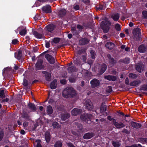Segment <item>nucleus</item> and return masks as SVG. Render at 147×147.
Wrapping results in <instances>:
<instances>
[{
    "label": "nucleus",
    "instance_id": "nucleus-1",
    "mask_svg": "<svg viewBox=\"0 0 147 147\" xmlns=\"http://www.w3.org/2000/svg\"><path fill=\"white\" fill-rule=\"evenodd\" d=\"M76 94V92L72 88H66L62 93L63 96L66 98L73 97Z\"/></svg>",
    "mask_w": 147,
    "mask_h": 147
},
{
    "label": "nucleus",
    "instance_id": "nucleus-2",
    "mask_svg": "<svg viewBox=\"0 0 147 147\" xmlns=\"http://www.w3.org/2000/svg\"><path fill=\"white\" fill-rule=\"evenodd\" d=\"M110 23L107 20L102 21L100 24L101 28L103 30V32L105 33H107L109 31V27Z\"/></svg>",
    "mask_w": 147,
    "mask_h": 147
},
{
    "label": "nucleus",
    "instance_id": "nucleus-3",
    "mask_svg": "<svg viewBox=\"0 0 147 147\" xmlns=\"http://www.w3.org/2000/svg\"><path fill=\"white\" fill-rule=\"evenodd\" d=\"M140 29L139 28H136L134 29L132 33L133 34V38H136V40H138L140 37Z\"/></svg>",
    "mask_w": 147,
    "mask_h": 147
},
{
    "label": "nucleus",
    "instance_id": "nucleus-4",
    "mask_svg": "<svg viewBox=\"0 0 147 147\" xmlns=\"http://www.w3.org/2000/svg\"><path fill=\"white\" fill-rule=\"evenodd\" d=\"M84 105L86 108L89 110H91L93 108V105L89 100H86L84 103Z\"/></svg>",
    "mask_w": 147,
    "mask_h": 147
},
{
    "label": "nucleus",
    "instance_id": "nucleus-5",
    "mask_svg": "<svg viewBox=\"0 0 147 147\" xmlns=\"http://www.w3.org/2000/svg\"><path fill=\"white\" fill-rule=\"evenodd\" d=\"M91 86L92 88H95L98 86L100 85L99 81L96 79H94L90 82Z\"/></svg>",
    "mask_w": 147,
    "mask_h": 147
},
{
    "label": "nucleus",
    "instance_id": "nucleus-6",
    "mask_svg": "<svg viewBox=\"0 0 147 147\" xmlns=\"http://www.w3.org/2000/svg\"><path fill=\"white\" fill-rule=\"evenodd\" d=\"M45 57L50 64H53L55 63L54 59L51 55L47 54L45 55Z\"/></svg>",
    "mask_w": 147,
    "mask_h": 147
},
{
    "label": "nucleus",
    "instance_id": "nucleus-7",
    "mask_svg": "<svg viewBox=\"0 0 147 147\" xmlns=\"http://www.w3.org/2000/svg\"><path fill=\"white\" fill-rule=\"evenodd\" d=\"M113 124L117 128H122L125 127V125L122 123H119L116 122L115 119H113Z\"/></svg>",
    "mask_w": 147,
    "mask_h": 147
},
{
    "label": "nucleus",
    "instance_id": "nucleus-8",
    "mask_svg": "<svg viewBox=\"0 0 147 147\" xmlns=\"http://www.w3.org/2000/svg\"><path fill=\"white\" fill-rule=\"evenodd\" d=\"M81 112V110L78 108H75L71 111L72 115L74 116H76L80 114Z\"/></svg>",
    "mask_w": 147,
    "mask_h": 147
},
{
    "label": "nucleus",
    "instance_id": "nucleus-9",
    "mask_svg": "<svg viewBox=\"0 0 147 147\" xmlns=\"http://www.w3.org/2000/svg\"><path fill=\"white\" fill-rule=\"evenodd\" d=\"M42 10L46 13H50L51 12V6L48 5H46L42 8Z\"/></svg>",
    "mask_w": 147,
    "mask_h": 147
},
{
    "label": "nucleus",
    "instance_id": "nucleus-10",
    "mask_svg": "<svg viewBox=\"0 0 147 147\" xmlns=\"http://www.w3.org/2000/svg\"><path fill=\"white\" fill-rule=\"evenodd\" d=\"M138 51L140 52L144 53L147 51V46L142 45L138 47Z\"/></svg>",
    "mask_w": 147,
    "mask_h": 147
},
{
    "label": "nucleus",
    "instance_id": "nucleus-11",
    "mask_svg": "<svg viewBox=\"0 0 147 147\" xmlns=\"http://www.w3.org/2000/svg\"><path fill=\"white\" fill-rule=\"evenodd\" d=\"M131 124L133 127L136 129L142 127V125L140 123L134 121H131Z\"/></svg>",
    "mask_w": 147,
    "mask_h": 147
},
{
    "label": "nucleus",
    "instance_id": "nucleus-12",
    "mask_svg": "<svg viewBox=\"0 0 147 147\" xmlns=\"http://www.w3.org/2000/svg\"><path fill=\"white\" fill-rule=\"evenodd\" d=\"M143 65L142 63H140L136 65V70L139 72H141L143 67Z\"/></svg>",
    "mask_w": 147,
    "mask_h": 147
},
{
    "label": "nucleus",
    "instance_id": "nucleus-13",
    "mask_svg": "<svg viewBox=\"0 0 147 147\" xmlns=\"http://www.w3.org/2000/svg\"><path fill=\"white\" fill-rule=\"evenodd\" d=\"M105 79L109 81H115L117 79V77L116 76L111 75L105 76Z\"/></svg>",
    "mask_w": 147,
    "mask_h": 147
},
{
    "label": "nucleus",
    "instance_id": "nucleus-14",
    "mask_svg": "<svg viewBox=\"0 0 147 147\" xmlns=\"http://www.w3.org/2000/svg\"><path fill=\"white\" fill-rule=\"evenodd\" d=\"M94 135L93 133H88L85 134L83 136L84 139H88L93 137Z\"/></svg>",
    "mask_w": 147,
    "mask_h": 147
},
{
    "label": "nucleus",
    "instance_id": "nucleus-15",
    "mask_svg": "<svg viewBox=\"0 0 147 147\" xmlns=\"http://www.w3.org/2000/svg\"><path fill=\"white\" fill-rule=\"evenodd\" d=\"M107 68L106 65L104 64H102L101 66V69L100 71L99 75L102 74L106 70Z\"/></svg>",
    "mask_w": 147,
    "mask_h": 147
},
{
    "label": "nucleus",
    "instance_id": "nucleus-16",
    "mask_svg": "<svg viewBox=\"0 0 147 147\" xmlns=\"http://www.w3.org/2000/svg\"><path fill=\"white\" fill-rule=\"evenodd\" d=\"M92 115L90 114H87L84 116L82 115L80 117V118L84 120L85 121H86V120H88V119L90 120L92 117Z\"/></svg>",
    "mask_w": 147,
    "mask_h": 147
},
{
    "label": "nucleus",
    "instance_id": "nucleus-17",
    "mask_svg": "<svg viewBox=\"0 0 147 147\" xmlns=\"http://www.w3.org/2000/svg\"><path fill=\"white\" fill-rule=\"evenodd\" d=\"M107 57L109 59V63L111 65H114L116 63V61L111 57L110 55L108 54Z\"/></svg>",
    "mask_w": 147,
    "mask_h": 147
},
{
    "label": "nucleus",
    "instance_id": "nucleus-18",
    "mask_svg": "<svg viewBox=\"0 0 147 147\" xmlns=\"http://www.w3.org/2000/svg\"><path fill=\"white\" fill-rule=\"evenodd\" d=\"M57 80H54L51 83L50 85V88L52 89H55L57 87Z\"/></svg>",
    "mask_w": 147,
    "mask_h": 147
},
{
    "label": "nucleus",
    "instance_id": "nucleus-19",
    "mask_svg": "<svg viewBox=\"0 0 147 147\" xmlns=\"http://www.w3.org/2000/svg\"><path fill=\"white\" fill-rule=\"evenodd\" d=\"M89 42L87 38H82L79 41V44L80 45H83L88 43Z\"/></svg>",
    "mask_w": 147,
    "mask_h": 147
},
{
    "label": "nucleus",
    "instance_id": "nucleus-20",
    "mask_svg": "<svg viewBox=\"0 0 147 147\" xmlns=\"http://www.w3.org/2000/svg\"><path fill=\"white\" fill-rule=\"evenodd\" d=\"M33 34L35 36L38 38H41L43 37V34L42 33H39L36 31H34Z\"/></svg>",
    "mask_w": 147,
    "mask_h": 147
},
{
    "label": "nucleus",
    "instance_id": "nucleus-21",
    "mask_svg": "<svg viewBox=\"0 0 147 147\" xmlns=\"http://www.w3.org/2000/svg\"><path fill=\"white\" fill-rule=\"evenodd\" d=\"M115 45L111 42H108L106 45V47L109 49H113Z\"/></svg>",
    "mask_w": 147,
    "mask_h": 147
},
{
    "label": "nucleus",
    "instance_id": "nucleus-22",
    "mask_svg": "<svg viewBox=\"0 0 147 147\" xmlns=\"http://www.w3.org/2000/svg\"><path fill=\"white\" fill-rule=\"evenodd\" d=\"M140 83L141 81L140 80H137L131 82L130 85L131 86H135L140 84Z\"/></svg>",
    "mask_w": 147,
    "mask_h": 147
},
{
    "label": "nucleus",
    "instance_id": "nucleus-23",
    "mask_svg": "<svg viewBox=\"0 0 147 147\" xmlns=\"http://www.w3.org/2000/svg\"><path fill=\"white\" fill-rule=\"evenodd\" d=\"M15 57L18 59H20L22 57V52L19 51L18 53H15Z\"/></svg>",
    "mask_w": 147,
    "mask_h": 147
},
{
    "label": "nucleus",
    "instance_id": "nucleus-24",
    "mask_svg": "<svg viewBox=\"0 0 147 147\" xmlns=\"http://www.w3.org/2000/svg\"><path fill=\"white\" fill-rule=\"evenodd\" d=\"M48 30L49 32L53 31L55 27V26L53 24H50L47 26Z\"/></svg>",
    "mask_w": 147,
    "mask_h": 147
},
{
    "label": "nucleus",
    "instance_id": "nucleus-25",
    "mask_svg": "<svg viewBox=\"0 0 147 147\" xmlns=\"http://www.w3.org/2000/svg\"><path fill=\"white\" fill-rule=\"evenodd\" d=\"M28 106L29 108L33 111H36V108L34 105L32 103H30L28 104Z\"/></svg>",
    "mask_w": 147,
    "mask_h": 147
},
{
    "label": "nucleus",
    "instance_id": "nucleus-26",
    "mask_svg": "<svg viewBox=\"0 0 147 147\" xmlns=\"http://www.w3.org/2000/svg\"><path fill=\"white\" fill-rule=\"evenodd\" d=\"M43 73L45 74L46 80L47 81H50L51 80V74L46 71H44Z\"/></svg>",
    "mask_w": 147,
    "mask_h": 147
},
{
    "label": "nucleus",
    "instance_id": "nucleus-27",
    "mask_svg": "<svg viewBox=\"0 0 147 147\" xmlns=\"http://www.w3.org/2000/svg\"><path fill=\"white\" fill-rule=\"evenodd\" d=\"M45 139L47 142H49L50 140V135L49 132L47 131L45 134Z\"/></svg>",
    "mask_w": 147,
    "mask_h": 147
},
{
    "label": "nucleus",
    "instance_id": "nucleus-28",
    "mask_svg": "<svg viewBox=\"0 0 147 147\" xmlns=\"http://www.w3.org/2000/svg\"><path fill=\"white\" fill-rule=\"evenodd\" d=\"M111 18L114 20L117 21L119 18V16L118 13L112 15Z\"/></svg>",
    "mask_w": 147,
    "mask_h": 147
},
{
    "label": "nucleus",
    "instance_id": "nucleus-29",
    "mask_svg": "<svg viewBox=\"0 0 147 147\" xmlns=\"http://www.w3.org/2000/svg\"><path fill=\"white\" fill-rule=\"evenodd\" d=\"M47 111L48 114H51L53 112V110L52 107L50 105L47 107Z\"/></svg>",
    "mask_w": 147,
    "mask_h": 147
},
{
    "label": "nucleus",
    "instance_id": "nucleus-30",
    "mask_svg": "<svg viewBox=\"0 0 147 147\" xmlns=\"http://www.w3.org/2000/svg\"><path fill=\"white\" fill-rule=\"evenodd\" d=\"M70 117V114L68 113H65L62 115L61 117L62 120L65 121L68 119Z\"/></svg>",
    "mask_w": 147,
    "mask_h": 147
},
{
    "label": "nucleus",
    "instance_id": "nucleus-31",
    "mask_svg": "<svg viewBox=\"0 0 147 147\" xmlns=\"http://www.w3.org/2000/svg\"><path fill=\"white\" fill-rule=\"evenodd\" d=\"M67 70L69 73H71L73 72L76 71L77 69L74 67H70L68 68Z\"/></svg>",
    "mask_w": 147,
    "mask_h": 147
},
{
    "label": "nucleus",
    "instance_id": "nucleus-32",
    "mask_svg": "<svg viewBox=\"0 0 147 147\" xmlns=\"http://www.w3.org/2000/svg\"><path fill=\"white\" fill-rule=\"evenodd\" d=\"M106 106L105 105V103H103L101 105L100 111L101 112H103L106 110Z\"/></svg>",
    "mask_w": 147,
    "mask_h": 147
},
{
    "label": "nucleus",
    "instance_id": "nucleus-33",
    "mask_svg": "<svg viewBox=\"0 0 147 147\" xmlns=\"http://www.w3.org/2000/svg\"><path fill=\"white\" fill-rule=\"evenodd\" d=\"M66 13V11L64 9H62L59 12V14L61 16H62L65 15Z\"/></svg>",
    "mask_w": 147,
    "mask_h": 147
},
{
    "label": "nucleus",
    "instance_id": "nucleus-34",
    "mask_svg": "<svg viewBox=\"0 0 147 147\" xmlns=\"http://www.w3.org/2000/svg\"><path fill=\"white\" fill-rule=\"evenodd\" d=\"M26 33L27 31L25 28L20 30L19 32L20 34L22 36H24L26 34Z\"/></svg>",
    "mask_w": 147,
    "mask_h": 147
},
{
    "label": "nucleus",
    "instance_id": "nucleus-35",
    "mask_svg": "<svg viewBox=\"0 0 147 147\" xmlns=\"http://www.w3.org/2000/svg\"><path fill=\"white\" fill-rule=\"evenodd\" d=\"M121 62H122L125 64H128L130 62L129 59V58H125L124 59H121Z\"/></svg>",
    "mask_w": 147,
    "mask_h": 147
},
{
    "label": "nucleus",
    "instance_id": "nucleus-36",
    "mask_svg": "<svg viewBox=\"0 0 147 147\" xmlns=\"http://www.w3.org/2000/svg\"><path fill=\"white\" fill-rule=\"evenodd\" d=\"M138 76L137 75L132 73H130L129 75V77L132 79H135L137 78Z\"/></svg>",
    "mask_w": 147,
    "mask_h": 147
},
{
    "label": "nucleus",
    "instance_id": "nucleus-37",
    "mask_svg": "<svg viewBox=\"0 0 147 147\" xmlns=\"http://www.w3.org/2000/svg\"><path fill=\"white\" fill-rule=\"evenodd\" d=\"M42 64V61L41 60H38L36 64V66L38 68H40Z\"/></svg>",
    "mask_w": 147,
    "mask_h": 147
},
{
    "label": "nucleus",
    "instance_id": "nucleus-38",
    "mask_svg": "<svg viewBox=\"0 0 147 147\" xmlns=\"http://www.w3.org/2000/svg\"><path fill=\"white\" fill-rule=\"evenodd\" d=\"M112 144L114 147H119L120 146V144L118 142L113 141Z\"/></svg>",
    "mask_w": 147,
    "mask_h": 147
},
{
    "label": "nucleus",
    "instance_id": "nucleus-39",
    "mask_svg": "<svg viewBox=\"0 0 147 147\" xmlns=\"http://www.w3.org/2000/svg\"><path fill=\"white\" fill-rule=\"evenodd\" d=\"M0 97L2 98L5 97L4 90H3L1 89L0 90Z\"/></svg>",
    "mask_w": 147,
    "mask_h": 147
},
{
    "label": "nucleus",
    "instance_id": "nucleus-40",
    "mask_svg": "<svg viewBox=\"0 0 147 147\" xmlns=\"http://www.w3.org/2000/svg\"><path fill=\"white\" fill-rule=\"evenodd\" d=\"M140 141L144 144H145L147 143V139L140 138Z\"/></svg>",
    "mask_w": 147,
    "mask_h": 147
},
{
    "label": "nucleus",
    "instance_id": "nucleus-41",
    "mask_svg": "<svg viewBox=\"0 0 147 147\" xmlns=\"http://www.w3.org/2000/svg\"><path fill=\"white\" fill-rule=\"evenodd\" d=\"M90 53L91 54L92 58L93 59H94L96 55L95 52L92 50H91L90 51Z\"/></svg>",
    "mask_w": 147,
    "mask_h": 147
},
{
    "label": "nucleus",
    "instance_id": "nucleus-42",
    "mask_svg": "<svg viewBox=\"0 0 147 147\" xmlns=\"http://www.w3.org/2000/svg\"><path fill=\"white\" fill-rule=\"evenodd\" d=\"M55 147H61L62 146V143L59 142H57L54 145Z\"/></svg>",
    "mask_w": 147,
    "mask_h": 147
},
{
    "label": "nucleus",
    "instance_id": "nucleus-43",
    "mask_svg": "<svg viewBox=\"0 0 147 147\" xmlns=\"http://www.w3.org/2000/svg\"><path fill=\"white\" fill-rule=\"evenodd\" d=\"M52 126L54 128H58L59 127L58 123L56 122L53 123Z\"/></svg>",
    "mask_w": 147,
    "mask_h": 147
},
{
    "label": "nucleus",
    "instance_id": "nucleus-44",
    "mask_svg": "<svg viewBox=\"0 0 147 147\" xmlns=\"http://www.w3.org/2000/svg\"><path fill=\"white\" fill-rule=\"evenodd\" d=\"M10 70V68L9 67H7L5 68L3 70V74H5L7 72L9 71Z\"/></svg>",
    "mask_w": 147,
    "mask_h": 147
},
{
    "label": "nucleus",
    "instance_id": "nucleus-45",
    "mask_svg": "<svg viewBox=\"0 0 147 147\" xmlns=\"http://www.w3.org/2000/svg\"><path fill=\"white\" fill-rule=\"evenodd\" d=\"M112 87L111 86H109L107 87L106 88V91L108 92H111L112 90Z\"/></svg>",
    "mask_w": 147,
    "mask_h": 147
},
{
    "label": "nucleus",
    "instance_id": "nucleus-46",
    "mask_svg": "<svg viewBox=\"0 0 147 147\" xmlns=\"http://www.w3.org/2000/svg\"><path fill=\"white\" fill-rule=\"evenodd\" d=\"M60 40V38H55L53 39V42L55 43H58Z\"/></svg>",
    "mask_w": 147,
    "mask_h": 147
},
{
    "label": "nucleus",
    "instance_id": "nucleus-47",
    "mask_svg": "<svg viewBox=\"0 0 147 147\" xmlns=\"http://www.w3.org/2000/svg\"><path fill=\"white\" fill-rule=\"evenodd\" d=\"M71 30L74 35H76L78 34V33L76 32V28H75L72 27Z\"/></svg>",
    "mask_w": 147,
    "mask_h": 147
},
{
    "label": "nucleus",
    "instance_id": "nucleus-48",
    "mask_svg": "<svg viewBox=\"0 0 147 147\" xmlns=\"http://www.w3.org/2000/svg\"><path fill=\"white\" fill-rule=\"evenodd\" d=\"M115 28L117 30L119 31L121 30L120 26L118 24H117L115 25Z\"/></svg>",
    "mask_w": 147,
    "mask_h": 147
},
{
    "label": "nucleus",
    "instance_id": "nucleus-49",
    "mask_svg": "<svg viewBox=\"0 0 147 147\" xmlns=\"http://www.w3.org/2000/svg\"><path fill=\"white\" fill-rule=\"evenodd\" d=\"M69 80L71 82L73 83L76 81V78L73 77H71L69 78Z\"/></svg>",
    "mask_w": 147,
    "mask_h": 147
},
{
    "label": "nucleus",
    "instance_id": "nucleus-50",
    "mask_svg": "<svg viewBox=\"0 0 147 147\" xmlns=\"http://www.w3.org/2000/svg\"><path fill=\"white\" fill-rule=\"evenodd\" d=\"M97 9H100L101 10H103L105 8V6L102 5H100L97 8Z\"/></svg>",
    "mask_w": 147,
    "mask_h": 147
},
{
    "label": "nucleus",
    "instance_id": "nucleus-51",
    "mask_svg": "<svg viewBox=\"0 0 147 147\" xmlns=\"http://www.w3.org/2000/svg\"><path fill=\"white\" fill-rule=\"evenodd\" d=\"M142 90H147V85H144L141 87Z\"/></svg>",
    "mask_w": 147,
    "mask_h": 147
},
{
    "label": "nucleus",
    "instance_id": "nucleus-52",
    "mask_svg": "<svg viewBox=\"0 0 147 147\" xmlns=\"http://www.w3.org/2000/svg\"><path fill=\"white\" fill-rule=\"evenodd\" d=\"M142 13L144 18H147V11H144L142 12Z\"/></svg>",
    "mask_w": 147,
    "mask_h": 147
},
{
    "label": "nucleus",
    "instance_id": "nucleus-53",
    "mask_svg": "<svg viewBox=\"0 0 147 147\" xmlns=\"http://www.w3.org/2000/svg\"><path fill=\"white\" fill-rule=\"evenodd\" d=\"M28 84L27 81L26 80H24L23 82V85L25 86H27Z\"/></svg>",
    "mask_w": 147,
    "mask_h": 147
},
{
    "label": "nucleus",
    "instance_id": "nucleus-54",
    "mask_svg": "<svg viewBox=\"0 0 147 147\" xmlns=\"http://www.w3.org/2000/svg\"><path fill=\"white\" fill-rule=\"evenodd\" d=\"M74 9L76 10H78L79 9V6L78 5H74Z\"/></svg>",
    "mask_w": 147,
    "mask_h": 147
},
{
    "label": "nucleus",
    "instance_id": "nucleus-55",
    "mask_svg": "<svg viewBox=\"0 0 147 147\" xmlns=\"http://www.w3.org/2000/svg\"><path fill=\"white\" fill-rule=\"evenodd\" d=\"M38 1L41 2H44L46 1H49L50 2L52 1L53 0H38Z\"/></svg>",
    "mask_w": 147,
    "mask_h": 147
},
{
    "label": "nucleus",
    "instance_id": "nucleus-56",
    "mask_svg": "<svg viewBox=\"0 0 147 147\" xmlns=\"http://www.w3.org/2000/svg\"><path fill=\"white\" fill-rule=\"evenodd\" d=\"M3 136V133L2 131H0V141H1Z\"/></svg>",
    "mask_w": 147,
    "mask_h": 147
},
{
    "label": "nucleus",
    "instance_id": "nucleus-57",
    "mask_svg": "<svg viewBox=\"0 0 147 147\" xmlns=\"http://www.w3.org/2000/svg\"><path fill=\"white\" fill-rule=\"evenodd\" d=\"M18 40L16 39H13L12 40V43L14 45L16 44Z\"/></svg>",
    "mask_w": 147,
    "mask_h": 147
},
{
    "label": "nucleus",
    "instance_id": "nucleus-58",
    "mask_svg": "<svg viewBox=\"0 0 147 147\" xmlns=\"http://www.w3.org/2000/svg\"><path fill=\"white\" fill-rule=\"evenodd\" d=\"M125 83L127 85H129V80L128 78H127L125 80Z\"/></svg>",
    "mask_w": 147,
    "mask_h": 147
},
{
    "label": "nucleus",
    "instance_id": "nucleus-59",
    "mask_svg": "<svg viewBox=\"0 0 147 147\" xmlns=\"http://www.w3.org/2000/svg\"><path fill=\"white\" fill-rule=\"evenodd\" d=\"M69 147H76L73 144L71 143H68L67 144Z\"/></svg>",
    "mask_w": 147,
    "mask_h": 147
},
{
    "label": "nucleus",
    "instance_id": "nucleus-60",
    "mask_svg": "<svg viewBox=\"0 0 147 147\" xmlns=\"http://www.w3.org/2000/svg\"><path fill=\"white\" fill-rule=\"evenodd\" d=\"M34 19L36 20L39 19L40 17L38 15L36 16L35 17H34Z\"/></svg>",
    "mask_w": 147,
    "mask_h": 147
},
{
    "label": "nucleus",
    "instance_id": "nucleus-61",
    "mask_svg": "<svg viewBox=\"0 0 147 147\" xmlns=\"http://www.w3.org/2000/svg\"><path fill=\"white\" fill-rule=\"evenodd\" d=\"M77 28L78 29H79V30H81L82 29V26L79 25H77Z\"/></svg>",
    "mask_w": 147,
    "mask_h": 147
},
{
    "label": "nucleus",
    "instance_id": "nucleus-62",
    "mask_svg": "<svg viewBox=\"0 0 147 147\" xmlns=\"http://www.w3.org/2000/svg\"><path fill=\"white\" fill-rule=\"evenodd\" d=\"M49 42H47L46 43L45 45L46 47L47 48H49Z\"/></svg>",
    "mask_w": 147,
    "mask_h": 147
},
{
    "label": "nucleus",
    "instance_id": "nucleus-63",
    "mask_svg": "<svg viewBox=\"0 0 147 147\" xmlns=\"http://www.w3.org/2000/svg\"><path fill=\"white\" fill-rule=\"evenodd\" d=\"M125 147H138L136 145V144H134L133 145H132L131 146H126Z\"/></svg>",
    "mask_w": 147,
    "mask_h": 147
},
{
    "label": "nucleus",
    "instance_id": "nucleus-64",
    "mask_svg": "<svg viewBox=\"0 0 147 147\" xmlns=\"http://www.w3.org/2000/svg\"><path fill=\"white\" fill-rule=\"evenodd\" d=\"M36 147H42L40 143L39 142L37 143L36 145Z\"/></svg>",
    "mask_w": 147,
    "mask_h": 147
}]
</instances>
